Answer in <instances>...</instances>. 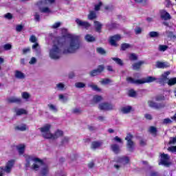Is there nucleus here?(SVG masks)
Instances as JSON below:
<instances>
[{
    "label": "nucleus",
    "instance_id": "11",
    "mask_svg": "<svg viewBox=\"0 0 176 176\" xmlns=\"http://www.w3.org/2000/svg\"><path fill=\"white\" fill-rule=\"evenodd\" d=\"M148 104L150 108H154V109H162V108H164V107H166V104L164 103H157L152 100H148Z\"/></svg>",
    "mask_w": 176,
    "mask_h": 176
},
{
    "label": "nucleus",
    "instance_id": "1",
    "mask_svg": "<svg viewBox=\"0 0 176 176\" xmlns=\"http://www.w3.org/2000/svg\"><path fill=\"white\" fill-rule=\"evenodd\" d=\"M52 48L50 51V56L53 60H58L60 58V54L61 50L60 47H63L65 43V36H58L54 38Z\"/></svg>",
    "mask_w": 176,
    "mask_h": 176
},
{
    "label": "nucleus",
    "instance_id": "39",
    "mask_svg": "<svg viewBox=\"0 0 176 176\" xmlns=\"http://www.w3.org/2000/svg\"><path fill=\"white\" fill-rule=\"evenodd\" d=\"M149 36L150 38H159L160 34L157 32H149Z\"/></svg>",
    "mask_w": 176,
    "mask_h": 176
},
{
    "label": "nucleus",
    "instance_id": "64",
    "mask_svg": "<svg viewBox=\"0 0 176 176\" xmlns=\"http://www.w3.org/2000/svg\"><path fill=\"white\" fill-rule=\"evenodd\" d=\"M36 63V58L35 57H32L29 62V64H35Z\"/></svg>",
    "mask_w": 176,
    "mask_h": 176
},
{
    "label": "nucleus",
    "instance_id": "52",
    "mask_svg": "<svg viewBox=\"0 0 176 176\" xmlns=\"http://www.w3.org/2000/svg\"><path fill=\"white\" fill-rule=\"evenodd\" d=\"M41 13H50V9L49 7H44L41 10Z\"/></svg>",
    "mask_w": 176,
    "mask_h": 176
},
{
    "label": "nucleus",
    "instance_id": "32",
    "mask_svg": "<svg viewBox=\"0 0 176 176\" xmlns=\"http://www.w3.org/2000/svg\"><path fill=\"white\" fill-rule=\"evenodd\" d=\"M168 50V45H160L158 46V51L159 52H166V50Z\"/></svg>",
    "mask_w": 176,
    "mask_h": 176
},
{
    "label": "nucleus",
    "instance_id": "47",
    "mask_svg": "<svg viewBox=\"0 0 176 176\" xmlns=\"http://www.w3.org/2000/svg\"><path fill=\"white\" fill-rule=\"evenodd\" d=\"M30 94H28V92H23L22 93V98H23L24 100H28V98H30Z\"/></svg>",
    "mask_w": 176,
    "mask_h": 176
},
{
    "label": "nucleus",
    "instance_id": "42",
    "mask_svg": "<svg viewBox=\"0 0 176 176\" xmlns=\"http://www.w3.org/2000/svg\"><path fill=\"white\" fill-rule=\"evenodd\" d=\"M164 100H166V98L163 94L155 96V101H164Z\"/></svg>",
    "mask_w": 176,
    "mask_h": 176
},
{
    "label": "nucleus",
    "instance_id": "58",
    "mask_svg": "<svg viewBox=\"0 0 176 176\" xmlns=\"http://www.w3.org/2000/svg\"><path fill=\"white\" fill-rule=\"evenodd\" d=\"M114 141H116V142H119V144H123V141L122 140V138H119V136H116L113 138Z\"/></svg>",
    "mask_w": 176,
    "mask_h": 176
},
{
    "label": "nucleus",
    "instance_id": "33",
    "mask_svg": "<svg viewBox=\"0 0 176 176\" xmlns=\"http://www.w3.org/2000/svg\"><path fill=\"white\" fill-rule=\"evenodd\" d=\"M167 84L168 86H174V85H176V77L170 79L168 78Z\"/></svg>",
    "mask_w": 176,
    "mask_h": 176
},
{
    "label": "nucleus",
    "instance_id": "43",
    "mask_svg": "<svg viewBox=\"0 0 176 176\" xmlns=\"http://www.w3.org/2000/svg\"><path fill=\"white\" fill-rule=\"evenodd\" d=\"M15 129L16 130H19L20 131H25V130H27V125L23 124L21 126H16Z\"/></svg>",
    "mask_w": 176,
    "mask_h": 176
},
{
    "label": "nucleus",
    "instance_id": "22",
    "mask_svg": "<svg viewBox=\"0 0 176 176\" xmlns=\"http://www.w3.org/2000/svg\"><path fill=\"white\" fill-rule=\"evenodd\" d=\"M117 162L118 163H123V162H125L126 164H129V163H130V158L126 156L120 157H118Z\"/></svg>",
    "mask_w": 176,
    "mask_h": 176
},
{
    "label": "nucleus",
    "instance_id": "9",
    "mask_svg": "<svg viewBox=\"0 0 176 176\" xmlns=\"http://www.w3.org/2000/svg\"><path fill=\"white\" fill-rule=\"evenodd\" d=\"M100 111H112L113 109V105L108 102L100 103L98 106Z\"/></svg>",
    "mask_w": 176,
    "mask_h": 176
},
{
    "label": "nucleus",
    "instance_id": "20",
    "mask_svg": "<svg viewBox=\"0 0 176 176\" xmlns=\"http://www.w3.org/2000/svg\"><path fill=\"white\" fill-rule=\"evenodd\" d=\"M111 149L113 151V152L116 154L118 155V153H120V146H119L118 144H113L111 145Z\"/></svg>",
    "mask_w": 176,
    "mask_h": 176
},
{
    "label": "nucleus",
    "instance_id": "13",
    "mask_svg": "<svg viewBox=\"0 0 176 176\" xmlns=\"http://www.w3.org/2000/svg\"><path fill=\"white\" fill-rule=\"evenodd\" d=\"M50 129H52V125L50 124H46L44 126L39 129L41 133H43V137L45 138V135L52 134L50 133Z\"/></svg>",
    "mask_w": 176,
    "mask_h": 176
},
{
    "label": "nucleus",
    "instance_id": "23",
    "mask_svg": "<svg viewBox=\"0 0 176 176\" xmlns=\"http://www.w3.org/2000/svg\"><path fill=\"white\" fill-rule=\"evenodd\" d=\"M148 132L153 135V137L157 136V128L156 126H151L149 127Z\"/></svg>",
    "mask_w": 176,
    "mask_h": 176
},
{
    "label": "nucleus",
    "instance_id": "60",
    "mask_svg": "<svg viewBox=\"0 0 176 176\" xmlns=\"http://www.w3.org/2000/svg\"><path fill=\"white\" fill-rule=\"evenodd\" d=\"M101 6H102V2L100 1L98 4L95 6V10L96 11L100 10Z\"/></svg>",
    "mask_w": 176,
    "mask_h": 176
},
{
    "label": "nucleus",
    "instance_id": "48",
    "mask_svg": "<svg viewBox=\"0 0 176 176\" xmlns=\"http://www.w3.org/2000/svg\"><path fill=\"white\" fill-rule=\"evenodd\" d=\"M89 87H91L92 90H94L95 91H101V89L98 88V86L91 85H89Z\"/></svg>",
    "mask_w": 176,
    "mask_h": 176
},
{
    "label": "nucleus",
    "instance_id": "59",
    "mask_svg": "<svg viewBox=\"0 0 176 176\" xmlns=\"http://www.w3.org/2000/svg\"><path fill=\"white\" fill-rule=\"evenodd\" d=\"M56 87H58V89H59V90H64V87H65V85H64V84L60 82L56 85Z\"/></svg>",
    "mask_w": 176,
    "mask_h": 176
},
{
    "label": "nucleus",
    "instance_id": "54",
    "mask_svg": "<svg viewBox=\"0 0 176 176\" xmlns=\"http://www.w3.org/2000/svg\"><path fill=\"white\" fill-rule=\"evenodd\" d=\"M4 50H10L12 49V44L7 43L3 45Z\"/></svg>",
    "mask_w": 176,
    "mask_h": 176
},
{
    "label": "nucleus",
    "instance_id": "30",
    "mask_svg": "<svg viewBox=\"0 0 176 176\" xmlns=\"http://www.w3.org/2000/svg\"><path fill=\"white\" fill-rule=\"evenodd\" d=\"M89 20H94V19H97V14L94 11H90L89 14H88Z\"/></svg>",
    "mask_w": 176,
    "mask_h": 176
},
{
    "label": "nucleus",
    "instance_id": "29",
    "mask_svg": "<svg viewBox=\"0 0 176 176\" xmlns=\"http://www.w3.org/2000/svg\"><path fill=\"white\" fill-rule=\"evenodd\" d=\"M16 116H21V115H27V110L24 109H19L16 111Z\"/></svg>",
    "mask_w": 176,
    "mask_h": 176
},
{
    "label": "nucleus",
    "instance_id": "45",
    "mask_svg": "<svg viewBox=\"0 0 176 176\" xmlns=\"http://www.w3.org/2000/svg\"><path fill=\"white\" fill-rule=\"evenodd\" d=\"M47 107H49V109H50V111H53V112H57L58 111V109H57L56 108V106H54V104H49L47 105Z\"/></svg>",
    "mask_w": 176,
    "mask_h": 176
},
{
    "label": "nucleus",
    "instance_id": "49",
    "mask_svg": "<svg viewBox=\"0 0 176 176\" xmlns=\"http://www.w3.org/2000/svg\"><path fill=\"white\" fill-rule=\"evenodd\" d=\"M102 85H108L109 83H111V79L109 78H103L101 80Z\"/></svg>",
    "mask_w": 176,
    "mask_h": 176
},
{
    "label": "nucleus",
    "instance_id": "3",
    "mask_svg": "<svg viewBox=\"0 0 176 176\" xmlns=\"http://www.w3.org/2000/svg\"><path fill=\"white\" fill-rule=\"evenodd\" d=\"M155 80H157V78L153 76H147L146 78L138 80H135L132 77L126 78V82H128V83H131L132 85H144V83H152V82H155Z\"/></svg>",
    "mask_w": 176,
    "mask_h": 176
},
{
    "label": "nucleus",
    "instance_id": "37",
    "mask_svg": "<svg viewBox=\"0 0 176 176\" xmlns=\"http://www.w3.org/2000/svg\"><path fill=\"white\" fill-rule=\"evenodd\" d=\"M96 52L97 53H98L99 54H107V51H105V50H104V48L99 47L96 48Z\"/></svg>",
    "mask_w": 176,
    "mask_h": 176
},
{
    "label": "nucleus",
    "instance_id": "31",
    "mask_svg": "<svg viewBox=\"0 0 176 176\" xmlns=\"http://www.w3.org/2000/svg\"><path fill=\"white\" fill-rule=\"evenodd\" d=\"M130 47H131V45L129 43H124L121 45V50H122V52L127 50V49H130Z\"/></svg>",
    "mask_w": 176,
    "mask_h": 176
},
{
    "label": "nucleus",
    "instance_id": "55",
    "mask_svg": "<svg viewBox=\"0 0 176 176\" xmlns=\"http://www.w3.org/2000/svg\"><path fill=\"white\" fill-rule=\"evenodd\" d=\"M69 142V138L65 137L61 141V145H64V144H68Z\"/></svg>",
    "mask_w": 176,
    "mask_h": 176
},
{
    "label": "nucleus",
    "instance_id": "26",
    "mask_svg": "<svg viewBox=\"0 0 176 176\" xmlns=\"http://www.w3.org/2000/svg\"><path fill=\"white\" fill-rule=\"evenodd\" d=\"M102 145V142L99 141H94L91 143V148L92 149H97V148H100Z\"/></svg>",
    "mask_w": 176,
    "mask_h": 176
},
{
    "label": "nucleus",
    "instance_id": "16",
    "mask_svg": "<svg viewBox=\"0 0 176 176\" xmlns=\"http://www.w3.org/2000/svg\"><path fill=\"white\" fill-rule=\"evenodd\" d=\"M160 17L162 20H171V15L166 10H162L160 11Z\"/></svg>",
    "mask_w": 176,
    "mask_h": 176
},
{
    "label": "nucleus",
    "instance_id": "8",
    "mask_svg": "<svg viewBox=\"0 0 176 176\" xmlns=\"http://www.w3.org/2000/svg\"><path fill=\"white\" fill-rule=\"evenodd\" d=\"M104 69H105L104 65H100L98 66L97 69L91 71L89 75L92 78L94 76H97V75H100V74H101L104 71Z\"/></svg>",
    "mask_w": 176,
    "mask_h": 176
},
{
    "label": "nucleus",
    "instance_id": "56",
    "mask_svg": "<svg viewBox=\"0 0 176 176\" xmlns=\"http://www.w3.org/2000/svg\"><path fill=\"white\" fill-rule=\"evenodd\" d=\"M164 124H170V123H173V121L170 118H165L163 120Z\"/></svg>",
    "mask_w": 176,
    "mask_h": 176
},
{
    "label": "nucleus",
    "instance_id": "44",
    "mask_svg": "<svg viewBox=\"0 0 176 176\" xmlns=\"http://www.w3.org/2000/svg\"><path fill=\"white\" fill-rule=\"evenodd\" d=\"M47 173H49V168H47V166L43 168V169L41 170L42 176L47 175Z\"/></svg>",
    "mask_w": 176,
    "mask_h": 176
},
{
    "label": "nucleus",
    "instance_id": "5",
    "mask_svg": "<svg viewBox=\"0 0 176 176\" xmlns=\"http://www.w3.org/2000/svg\"><path fill=\"white\" fill-rule=\"evenodd\" d=\"M160 157L161 159L159 164L165 166V167H170L171 166V162H169L170 156L168 155V154H166L164 153H161Z\"/></svg>",
    "mask_w": 176,
    "mask_h": 176
},
{
    "label": "nucleus",
    "instance_id": "14",
    "mask_svg": "<svg viewBox=\"0 0 176 176\" xmlns=\"http://www.w3.org/2000/svg\"><path fill=\"white\" fill-rule=\"evenodd\" d=\"M168 75H170V72H166L164 74L162 75L161 78H159L158 80L160 85L164 86V85L167 83V80H168V78H167V76H168Z\"/></svg>",
    "mask_w": 176,
    "mask_h": 176
},
{
    "label": "nucleus",
    "instance_id": "4",
    "mask_svg": "<svg viewBox=\"0 0 176 176\" xmlns=\"http://www.w3.org/2000/svg\"><path fill=\"white\" fill-rule=\"evenodd\" d=\"M133 135L130 133H127L125 140L126 142V148L129 152H133L134 151V142L133 141Z\"/></svg>",
    "mask_w": 176,
    "mask_h": 176
},
{
    "label": "nucleus",
    "instance_id": "28",
    "mask_svg": "<svg viewBox=\"0 0 176 176\" xmlns=\"http://www.w3.org/2000/svg\"><path fill=\"white\" fill-rule=\"evenodd\" d=\"M16 148L18 149V152H19V155H23V153L25 151V145L20 144Z\"/></svg>",
    "mask_w": 176,
    "mask_h": 176
},
{
    "label": "nucleus",
    "instance_id": "18",
    "mask_svg": "<svg viewBox=\"0 0 176 176\" xmlns=\"http://www.w3.org/2000/svg\"><path fill=\"white\" fill-rule=\"evenodd\" d=\"M14 166V160H9L6 166V173H10L12 170V168Z\"/></svg>",
    "mask_w": 176,
    "mask_h": 176
},
{
    "label": "nucleus",
    "instance_id": "15",
    "mask_svg": "<svg viewBox=\"0 0 176 176\" xmlns=\"http://www.w3.org/2000/svg\"><path fill=\"white\" fill-rule=\"evenodd\" d=\"M155 67H156V68L164 69V68H169L170 63L168 62L157 61Z\"/></svg>",
    "mask_w": 176,
    "mask_h": 176
},
{
    "label": "nucleus",
    "instance_id": "63",
    "mask_svg": "<svg viewBox=\"0 0 176 176\" xmlns=\"http://www.w3.org/2000/svg\"><path fill=\"white\" fill-rule=\"evenodd\" d=\"M135 32L136 35H138L142 32V29H141V28H138L135 30Z\"/></svg>",
    "mask_w": 176,
    "mask_h": 176
},
{
    "label": "nucleus",
    "instance_id": "21",
    "mask_svg": "<svg viewBox=\"0 0 176 176\" xmlns=\"http://www.w3.org/2000/svg\"><path fill=\"white\" fill-rule=\"evenodd\" d=\"M94 23L96 32L101 34V30H102V24H101L98 21H95Z\"/></svg>",
    "mask_w": 176,
    "mask_h": 176
},
{
    "label": "nucleus",
    "instance_id": "27",
    "mask_svg": "<svg viewBox=\"0 0 176 176\" xmlns=\"http://www.w3.org/2000/svg\"><path fill=\"white\" fill-rule=\"evenodd\" d=\"M121 111L124 113H130V111H133V107L131 106L124 107L121 109Z\"/></svg>",
    "mask_w": 176,
    "mask_h": 176
},
{
    "label": "nucleus",
    "instance_id": "2",
    "mask_svg": "<svg viewBox=\"0 0 176 176\" xmlns=\"http://www.w3.org/2000/svg\"><path fill=\"white\" fill-rule=\"evenodd\" d=\"M67 38L70 39L67 49L64 50L63 54L76 53V50L80 48V40L79 36H74L72 34H67Z\"/></svg>",
    "mask_w": 176,
    "mask_h": 176
},
{
    "label": "nucleus",
    "instance_id": "62",
    "mask_svg": "<svg viewBox=\"0 0 176 176\" xmlns=\"http://www.w3.org/2000/svg\"><path fill=\"white\" fill-rule=\"evenodd\" d=\"M168 150H169L170 152L176 153V146H172L170 147H168Z\"/></svg>",
    "mask_w": 176,
    "mask_h": 176
},
{
    "label": "nucleus",
    "instance_id": "24",
    "mask_svg": "<svg viewBox=\"0 0 176 176\" xmlns=\"http://www.w3.org/2000/svg\"><path fill=\"white\" fill-rule=\"evenodd\" d=\"M85 40L89 43L96 42V37L93 36L91 34H87L85 36Z\"/></svg>",
    "mask_w": 176,
    "mask_h": 176
},
{
    "label": "nucleus",
    "instance_id": "40",
    "mask_svg": "<svg viewBox=\"0 0 176 176\" xmlns=\"http://www.w3.org/2000/svg\"><path fill=\"white\" fill-rule=\"evenodd\" d=\"M93 100H94V102H96V103L100 102V101H102V96L96 95L95 96H94Z\"/></svg>",
    "mask_w": 176,
    "mask_h": 176
},
{
    "label": "nucleus",
    "instance_id": "41",
    "mask_svg": "<svg viewBox=\"0 0 176 176\" xmlns=\"http://www.w3.org/2000/svg\"><path fill=\"white\" fill-rule=\"evenodd\" d=\"M30 42L32 43H38V38L35 36V35H32L29 38Z\"/></svg>",
    "mask_w": 176,
    "mask_h": 176
},
{
    "label": "nucleus",
    "instance_id": "61",
    "mask_svg": "<svg viewBox=\"0 0 176 176\" xmlns=\"http://www.w3.org/2000/svg\"><path fill=\"white\" fill-rule=\"evenodd\" d=\"M136 3H142L146 5V0H134Z\"/></svg>",
    "mask_w": 176,
    "mask_h": 176
},
{
    "label": "nucleus",
    "instance_id": "38",
    "mask_svg": "<svg viewBox=\"0 0 176 176\" xmlns=\"http://www.w3.org/2000/svg\"><path fill=\"white\" fill-rule=\"evenodd\" d=\"M112 60L116 63L118 65H120V67H123V60L119 58H113Z\"/></svg>",
    "mask_w": 176,
    "mask_h": 176
},
{
    "label": "nucleus",
    "instance_id": "7",
    "mask_svg": "<svg viewBox=\"0 0 176 176\" xmlns=\"http://www.w3.org/2000/svg\"><path fill=\"white\" fill-rule=\"evenodd\" d=\"M31 160H32L35 163H39L40 164H41V166H43L45 164V162H43V160H41V158H33L31 156H28L26 157V164L25 165L26 170L28 168V167H30V166H31Z\"/></svg>",
    "mask_w": 176,
    "mask_h": 176
},
{
    "label": "nucleus",
    "instance_id": "17",
    "mask_svg": "<svg viewBox=\"0 0 176 176\" xmlns=\"http://www.w3.org/2000/svg\"><path fill=\"white\" fill-rule=\"evenodd\" d=\"M145 64V61L144 60H139L132 65V68L133 71H140L141 69V67Z\"/></svg>",
    "mask_w": 176,
    "mask_h": 176
},
{
    "label": "nucleus",
    "instance_id": "46",
    "mask_svg": "<svg viewBox=\"0 0 176 176\" xmlns=\"http://www.w3.org/2000/svg\"><path fill=\"white\" fill-rule=\"evenodd\" d=\"M61 26V22H56L52 25V28L53 30H56V28H58Z\"/></svg>",
    "mask_w": 176,
    "mask_h": 176
},
{
    "label": "nucleus",
    "instance_id": "36",
    "mask_svg": "<svg viewBox=\"0 0 176 176\" xmlns=\"http://www.w3.org/2000/svg\"><path fill=\"white\" fill-rule=\"evenodd\" d=\"M129 58L131 61H137L138 60V56L134 53L130 54Z\"/></svg>",
    "mask_w": 176,
    "mask_h": 176
},
{
    "label": "nucleus",
    "instance_id": "10",
    "mask_svg": "<svg viewBox=\"0 0 176 176\" xmlns=\"http://www.w3.org/2000/svg\"><path fill=\"white\" fill-rule=\"evenodd\" d=\"M122 39V36L120 34H116L114 36H111L109 39V43L111 46H114V47H118V41H120Z\"/></svg>",
    "mask_w": 176,
    "mask_h": 176
},
{
    "label": "nucleus",
    "instance_id": "19",
    "mask_svg": "<svg viewBox=\"0 0 176 176\" xmlns=\"http://www.w3.org/2000/svg\"><path fill=\"white\" fill-rule=\"evenodd\" d=\"M8 102L9 104H21V98L12 97L8 99Z\"/></svg>",
    "mask_w": 176,
    "mask_h": 176
},
{
    "label": "nucleus",
    "instance_id": "6",
    "mask_svg": "<svg viewBox=\"0 0 176 176\" xmlns=\"http://www.w3.org/2000/svg\"><path fill=\"white\" fill-rule=\"evenodd\" d=\"M63 135H64V132L60 129H58L54 135L52 133H47L44 135V138H46L47 140H56L59 138V137H63Z\"/></svg>",
    "mask_w": 176,
    "mask_h": 176
},
{
    "label": "nucleus",
    "instance_id": "57",
    "mask_svg": "<svg viewBox=\"0 0 176 176\" xmlns=\"http://www.w3.org/2000/svg\"><path fill=\"white\" fill-rule=\"evenodd\" d=\"M4 17L8 19V20H12V19H13V15L8 12L4 15Z\"/></svg>",
    "mask_w": 176,
    "mask_h": 176
},
{
    "label": "nucleus",
    "instance_id": "12",
    "mask_svg": "<svg viewBox=\"0 0 176 176\" xmlns=\"http://www.w3.org/2000/svg\"><path fill=\"white\" fill-rule=\"evenodd\" d=\"M76 23L78 27H82L85 30H89V27H91V24L87 21H83L79 19H76Z\"/></svg>",
    "mask_w": 176,
    "mask_h": 176
},
{
    "label": "nucleus",
    "instance_id": "34",
    "mask_svg": "<svg viewBox=\"0 0 176 176\" xmlns=\"http://www.w3.org/2000/svg\"><path fill=\"white\" fill-rule=\"evenodd\" d=\"M75 87L77 89H83L84 87H86V84L82 82H78L75 83Z\"/></svg>",
    "mask_w": 176,
    "mask_h": 176
},
{
    "label": "nucleus",
    "instance_id": "51",
    "mask_svg": "<svg viewBox=\"0 0 176 176\" xmlns=\"http://www.w3.org/2000/svg\"><path fill=\"white\" fill-rule=\"evenodd\" d=\"M168 144H169V145H173V144H176V137L170 138Z\"/></svg>",
    "mask_w": 176,
    "mask_h": 176
},
{
    "label": "nucleus",
    "instance_id": "53",
    "mask_svg": "<svg viewBox=\"0 0 176 176\" xmlns=\"http://www.w3.org/2000/svg\"><path fill=\"white\" fill-rule=\"evenodd\" d=\"M23 28H24V26H23V25H17L16 26V31L17 32H21V31H23Z\"/></svg>",
    "mask_w": 176,
    "mask_h": 176
},
{
    "label": "nucleus",
    "instance_id": "50",
    "mask_svg": "<svg viewBox=\"0 0 176 176\" xmlns=\"http://www.w3.org/2000/svg\"><path fill=\"white\" fill-rule=\"evenodd\" d=\"M34 20H35L37 23H39V21H41V15H39V13L35 12V14H34Z\"/></svg>",
    "mask_w": 176,
    "mask_h": 176
},
{
    "label": "nucleus",
    "instance_id": "35",
    "mask_svg": "<svg viewBox=\"0 0 176 176\" xmlns=\"http://www.w3.org/2000/svg\"><path fill=\"white\" fill-rule=\"evenodd\" d=\"M128 96L132 98L137 97V91H134L133 89H129L128 91Z\"/></svg>",
    "mask_w": 176,
    "mask_h": 176
},
{
    "label": "nucleus",
    "instance_id": "25",
    "mask_svg": "<svg viewBox=\"0 0 176 176\" xmlns=\"http://www.w3.org/2000/svg\"><path fill=\"white\" fill-rule=\"evenodd\" d=\"M15 78H16V79H24L25 78V75L24 74V73L19 71V70H16L15 71Z\"/></svg>",
    "mask_w": 176,
    "mask_h": 176
}]
</instances>
